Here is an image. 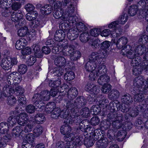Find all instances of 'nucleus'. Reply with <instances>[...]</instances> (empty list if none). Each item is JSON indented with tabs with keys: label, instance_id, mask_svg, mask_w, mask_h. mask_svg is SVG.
<instances>
[{
	"label": "nucleus",
	"instance_id": "nucleus-52",
	"mask_svg": "<svg viewBox=\"0 0 148 148\" xmlns=\"http://www.w3.org/2000/svg\"><path fill=\"white\" fill-rule=\"evenodd\" d=\"M61 67L59 66L56 67L53 70V73H56L58 76H60L63 74L64 70Z\"/></svg>",
	"mask_w": 148,
	"mask_h": 148
},
{
	"label": "nucleus",
	"instance_id": "nucleus-1",
	"mask_svg": "<svg viewBox=\"0 0 148 148\" xmlns=\"http://www.w3.org/2000/svg\"><path fill=\"white\" fill-rule=\"evenodd\" d=\"M62 42H59L57 44V47H54L52 49V51L54 53H58V52H61V54L64 56L70 55L71 57H74V60H76L80 56V52L78 51H74V45H70L68 46L66 45L63 46Z\"/></svg>",
	"mask_w": 148,
	"mask_h": 148
},
{
	"label": "nucleus",
	"instance_id": "nucleus-59",
	"mask_svg": "<svg viewBox=\"0 0 148 148\" xmlns=\"http://www.w3.org/2000/svg\"><path fill=\"white\" fill-rule=\"evenodd\" d=\"M36 109L34 106L32 104H29L27 106L26 108V111L28 113L32 114L34 113Z\"/></svg>",
	"mask_w": 148,
	"mask_h": 148
},
{
	"label": "nucleus",
	"instance_id": "nucleus-15",
	"mask_svg": "<svg viewBox=\"0 0 148 148\" xmlns=\"http://www.w3.org/2000/svg\"><path fill=\"white\" fill-rule=\"evenodd\" d=\"M63 12V10L62 9H60V10H55L53 14V16L56 19H59L60 18L62 20L60 22V23L62 24L64 23V21H67L64 20L62 18V17L64 15L65 16V13Z\"/></svg>",
	"mask_w": 148,
	"mask_h": 148
},
{
	"label": "nucleus",
	"instance_id": "nucleus-39",
	"mask_svg": "<svg viewBox=\"0 0 148 148\" xmlns=\"http://www.w3.org/2000/svg\"><path fill=\"white\" fill-rule=\"evenodd\" d=\"M9 128V127L6 123L3 122L0 123V133L4 134L8 130Z\"/></svg>",
	"mask_w": 148,
	"mask_h": 148
},
{
	"label": "nucleus",
	"instance_id": "nucleus-43",
	"mask_svg": "<svg viewBox=\"0 0 148 148\" xmlns=\"http://www.w3.org/2000/svg\"><path fill=\"white\" fill-rule=\"evenodd\" d=\"M45 120L44 116L42 114H39L35 116L34 121L33 122L35 121L36 123L40 124L42 123Z\"/></svg>",
	"mask_w": 148,
	"mask_h": 148
},
{
	"label": "nucleus",
	"instance_id": "nucleus-27",
	"mask_svg": "<svg viewBox=\"0 0 148 148\" xmlns=\"http://www.w3.org/2000/svg\"><path fill=\"white\" fill-rule=\"evenodd\" d=\"M96 144L99 148H106L108 145L107 140L105 138H102L99 140Z\"/></svg>",
	"mask_w": 148,
	"mask_h": 148
},
{
	"label": "nucleus",
	"instance_id": "nucleus-16",
	"mask_svg": "<svg viewBox=\"0 0 148 148\" xmlns=\"http://www.w3.org/2000/svg\"><path fill=\"white\" fill-rule=\"evenodd\" d=\"M107 69L106 66L103 64H101V62L96 70V75L99 76L100 74H105L106 73Z\"/></svg>",
	"mask_w": 148,
	"mask_h": 148
},
{
	"label": "nucleus",
	"instance_id": "nucleus-20",
	"mask_svg": "<svg viewBox=\"0 0 148 148\" xmlns=\"http://www.w3.org/2000/svg\"><path fill=\"white\" fill-rule=\"evenodd\" d=\"M86 103V99L83 97H78L75 100V103L76 104V108L78 110L79 108L85 105Z\"/></svg>",
	"mask_w": 148,
	"mask_h": 148
},
{
	"label": "nucleus",
	"instance_id": "nucleus-62",
	"mask_svg": "<svg viewBox=\"0 0 148 148\" xmlns=\"http://www.w3.org/2000/svg\"><path fill=\"white\" fill-rule=\"evenodd\" d=\"M90 113L89 109L86 107L82 109L80 112V114L86 117Z\"/></svg>",
	"mask_w": 148,
	"mask_h": 148
},
{
	"label": "nucleus",
	"instance_id": "nucleus-9",
	"mask_svg": "<svg viewBox=\"0 0 148 148\" xmlns=\"http://www.w3.org/2000/svg\"><path fill=\"white\" fill-rule=\"evenodd\" d=\"M127 38L124 37H123L120 38L116 42V45L117 48L119 49H120L123 48L122 50V53L123 54L125 55L126 54L127 56V53L126 52V49H125L124 50L123 49L124 48H126V47L127 46H125L127 44Z\"/></svg>",
	"mask_w": 148,
	"mask_h": 148
},
{
	"label": "nucleus",
	"instance_id": "nucleus-58",
	"mask_svg": "<svg viewBox=\"0 0 148 148\" xmlns=\"http://www.w3.org/2000/svg\"><path fill=\"white\" fill-rule=\"evenodd\" d=\"M111 44V43L110 42L107 41H105L103 42L101 44V49H102L101 51L103 50H105L106 51V52L107 51L106 50L108 49L110 46Z\"/></svg>",
	"mask_w": 148,
	"mask_h": 148
},
{
	"label": "nucleus",
	"instance_id": "nucleus-18",
	"mask_svg": "<svg viewBox=\"0 0 148 148\" xmlns=\"http://www.w3.org/2000/svg\"><path fill=\"white\" fill-rule=\"evenodd\" d=\"M54 62L56 65L58 66L62 67L66 65V60L64 57L58 56L56 58Z\"/></svg>",
	"mask_w": 148,
	"mask_h": 148
},
{
	"label": "nucleus",
	"instance_id": "nucleus-49",
	"mask_svg": "<svg viewBox=\"0 0 148 148\" xmlns=\"http://www.w3.org/2000/svg\"><path fill=\"white\" fill-rule=\"evenodd\" d=\"M95 143L94 140L90 138H85L84 140V144L87 147H90L92 146Z\"/></svg>",
	"mask_w": 148,
	"mask_h": 148
},
{
	"label": "nucleus",
	"instance_id": "nucleus-31",
	"mask_svg": "<svg viewBox=\"0 0 148 148\" xmlns=\"http://www.w3.org/2000/svg\"><path fill=\"white\" fill-rule=\"evenodd\" d=\"M110 81L109 77L105 74L101 75L98 80V83L101 85L106 84V82H108Z\"/></svg>",
	"mask_w": 148,
	"mask_h": 148
},
{
	"label": "nucleus",
	"instance_id": "nucleus-40",
	"mask_svg": "<svg viewBox=\"0 0 148 148\" xmlns=\"http://www.w3.org/2000/svg\"><path fill=\"white\" fill-rule=\"evenodd\" d=\"M27 70V66L24 64L19 65L18 66V71L21 74H25Z\"/></svg>",
	"mask_w": 148,
	"mask_h": 148
},
{
	"label": "nucleus",
	"instance_id": "nucleus-14",
	"mask_svg": "<svg viewBox=\"0 0 148 148\" xmlns=\"http://www.w3.org/2000/svg\"><path fill=\"white\" fill-rule=\"evenodd\" d=\"M78 110L75 112H72L69 116L71 118L69 117L67 121H69V123H72L73 122L75 123H79L81 122V120L80 117L79 116Z\"/></svg>",
	"mask_w": 148,
	"mask_h": 148
},
{
	"label": "nucleus",
	"instance_id": "nucleus-6",
	"mask_svg": "<svg viewBox=\"0 0 148 148\" xmlns=\"http://www.w3.org/2000/svg\"><path fill=\"white\" fill-rule=\"evenodd\" d=\"M17 62L16 58L8 57L6 58L3 59L1 65L3 69L8 70L11 69L14 65L16 64Z\"/></svg>",
	"mask_w": 148,
	"mask_h": 148
},
{
	"label": "nucleus",
	"instance_id": "nucleus-35",
	"mask_svg": "<svg viewBox=\"0 0 148 148\" xmlns=\"http://www.w3.org/2000/svg\"><path fill=\"white\" fill-rule=\"evenodd\" d=\"M60 131L62 134L66 135L68 133H70L71 132V128L68 125L66 124L61 127Z\"/></svg>",
	"mask_w": 148,
	"mask_h": 148
},
{
	"label": "nucleus",
	"instance_id": "nucleus-47",
	"mask_svg": "<svg viewBox=\"0 0 148 148\" xmlns=\"http://www.w3.org/2000/svg\"><path fill=\"white\" fill-rule=\"evenodd\" d=\"M76 26L77 30L80 32H86L87 29L85 25L82 22L78 23Z\"/></svg>",
	"mask_w": 148,
	"mask_h": 148
},
{
	"label": "nucleus",
	"instance_id": "nucleus-46",
	"mask_svg": "<svg viewBox=\"0 0 148 148\" xmlns=\"http://www.w3.org/2000/svg\"><path fill=\"white\" fill-rule=\"evenodd\" d=\"M16 121L17 119H16L13 116H10L8 119V123H7V124L9 125V127H12L15 125Z\"/></svg>",
	"mask_w": 148,
	"mask_h": 148
},
{
	"label": "nucleus",
	"instance_id": "nucleus-30",
	"mask_svg": "<svg viewBox=\"0 0 148 148\" xmlns=\"http://www.w3.org/2000/svg\"><path fill=\"white\" fill-rule=\"evenodd\" d=\"M66 107L70 109L73 112H75L78 110V109L76 108V103H75V101L70 100L69 101H66Z\"/></svg>",
	"mask_w": 148,
	"mask_h": 148
},
{
	"label": "nucleus",
	"instance_id": "nucleus-42",
	"mask_svg": "<svg viewBox=\"0 0 148 148\" xmlns=\"http://www.w3.org/2000/svg\"><path fill=\"white\" fill-rule=\"evenodd\" d=\"M75 75L72 71L67 72L64 75V79L65 80L69 81L72 80L75 77Z\"/></svg>",
	"mask_w": 148,
	"mask_h": 148
},
{
	"label": "nucleus",
	"instance_id": "nucleus-64",
	"mask_svg": "<svg viewBox=\"0 0 148 148\" xmlns=\"http://www.w3.org/2000/svg\"><path fill=\"white\" fill-rule=\"evenodd\" d=\"M100 122V120L98 117L94 116L92 117L90 120L91 125L93 126L97 125Z\"/></svg>",
	"mask_w": 148,
	"mask_h": 148
},
{
	"label": "nucleus",
	"instance_id": "nucleus-32",
	"mask_svg": "<svg viewBox=\"0 0 148 148\" xmlns=\"http://www.w3.org/2000/svg\"><path fill=\"white\" fill-rule=\"evenodd\" d=\"M33 99V97L32 100L33 101H34V104L38 108H40V111L41 110V109L42 110L44 108L45 109V107L42 105L43 102L40 100V98L38 99V98H37L36 97L34 99Z\"/></svg>",
	"mask_w": 148,
	"mask_h": 148
},
{
	"label": "nucleus",
	"instance_id": "nucleus-53",
	"mask_svg": "<svg viewBox=\"0 0 148 148\" xmlns=\"http://www.w3.org/2000/svg\"><path fill=\"white\" fill-rule=\"evenodd\" d=\"M7 98V103L10 105H13L16 102V99L12 95L8 96Z\"/></svg>",
	"mask_w": 148,
	"mask_h": 148
},
{
	"label": "nucleus",
	"instance_id": "nucleus-17",
	"mask_svg": "<svg viewBox=\"0 0 148 148\" xmlns=\"http://www.w3.org/2000/svg\"><path fill=\"white\" fill-rule=\"evenodd\" d=\"M23 16L22 13L19 10L13 12L11 14L12 20L14 22L19 21L22 19Z\"/></svg>",
	"mask_w": 148,
	"mask_h": 148
},
{
	"label": "nucleus",
	"instance_id": "nucleus-38",
	"mask_svg": "<svg viewBox=\"0 0 148 148\" xmlns=\"http://www.w3.org/2000/svg\"><path fill=\"white\" fill-rule=\"evenodd\" d=\"M119 92L116 90H112L108 95V97L111 100L114 99L118 98L119 96Z\"/></svg>",
	"mask_w": 148,
	"mask_h": 148
},
{
	"label": "nucleus",
	"instance_id": "nucleus-12",
	"mask_svg": "<svg viewBox=\"0 0 148 148\" xmlns=\"http://www.w3.org/2000/svg\"><path fill=\"white\" fill-rule=\"evenodd\" d=\"M50 93L47 90H45L42 91L39 94H36L33 96V99L34 98H38L42 101H47L49 100L50 98Z\"/></svg>",
	"mask_w": 148,
	"mask_h": 148
},
{
	"label": "nucleus",
	"instance_id": "nucleus-4",
	"mask_svg": "<svg viewBox=\"0 0 148 148\" xmlns=\"http://www.w3.org/2000/svg\"><path fill=\"white\" fill-rule=\"evenodd\" d=\"M67 0H62L63 5H65L66 8L64 13L65 16H63L62 18L64 20H67L69 22L71 21L73 23L74 21V15L73 13L75 11L74 5L70 3V1H67Z\"/></svg>",
	"mask_w": 148,
	"mask_h": 148
},
{
	"label": "nucleus",
	"instance_id": "nucleus-8",
	"mask_svg": "<svg viewBox=\"0 0 148 148\" xmlns=\"http://www.w3.org/2000/svg\"><path fill=\"white\" fill-rule=\"evenodd\" d=\"M132 63L133 64L134 66L133 72V73L135 75H138L141 74L142 70H144L143 69L142 65H139V64L141 60V58L138 57L137 60L136 58L134 60L132 59Z\"/></svg>",
	"mask_w": 148,
	"mask_h": 148
},
{
	"label": "nucleus",
	"instance_id": "nucleus-34",
	"mask_svg": "<svg viewBox=\"0 0 148 148\" xmlns=\"http://www.w3.org/2000/svg\"><path fill=\"white\" fill-rule=\"evenodd\" d=\"M29 30L26 26L21 27L19 29L17 32L18 35L20 37H24L28 33Z\"/></svg>",
	"mask_w": 148,
	"mask_h": 148
},
{
	"label": "nucleus",
	"instance_id": "nucleus-54",
	"mask_svg": "<svg viewBox=\"0 0 148 148\" xmlns=\"http://www.w3.org/2000/svg\"><path fill=\"white\" fill-rule=\"evenodd\" d=\"M132 97L129 95H125L123 97L122 99V101L124 102V103H129L132 101Z\"/></svg>",
	"mask_w": 148,
	"mask_h": 148
},
{
	"label": "nucleus",
	"instance_id": "nucleus-51",
	"mask_svg": "<svg viewBox=\"0 0 148 148\" xmlns=\"http://www.w3.org/2000/svg\"><path fill=\"white\" fill-rule=\"evenodd\" d=\"M74 141H73V144L75 145L79 146L81 145L82 144L83 138L80 136H77L75 137V138L74 140Z\"/></svg>",
	"mask_w": 148,
	"mask_h": 148
},
{
	"label": "nucleus",
	"instance_id": "nucleus-21",
	"mask_svg": "<svg viewBox=\"0 0 148 148\" xmlns=\"http://www.w3.org/2000/svg\"><path fill=\"white\" fill-rule=\"evenodd\" d=\"M65 36V33L61 30H57L54 34V39L56 41H60L64 39Z\"/></svg>",
	"mask_w": 148,
	"mask_h": 148
},
{
	"label": "nucleus",
	"instance_id": "nucleus-23",
	"mask_svg": "<svg viewBox=\"0 0 148 148\" xmlns=\"http://www.w3.org/2000/svg\"><path fill=\"white\" fill-rule=\"evenodd\" d=\"M123 125L122 117L121 116L118 117V120L116 119L113 121L112 125L114 131H116L117 130L119 129Z\"/></svg>",
	"mask_w": 148,
	"mask_h": 148
},
{
	"label": "nucleus",
	"instance_id": "nucleus-25",
	"mask_svg": "<svg viewBox=\"0 0 148 148\" xmlns=\"http://www.w3.org/2000/svg\"><path fill=\"white\" fill-rule=\"evenodd\" d=\"M78 92L77 89L75 87H72L67 92L68 97L70 99L75 98L77 95Z\"/></svg>",
	"mask_w": 148,
	"mask_h": 148
},
{
	"label": "nucleus",
	"instance_id": "nucleus-13",
	"mask_svg": "<svg viewBox=\"0 0 148 148\" xmlns=\"http://www.w3.org/2000/svg\"><path fill=\"white\" fill-rule=\"evenodd\" d=\"M19 86H16L15 87H12L11 86L8 85H6L4 86L3 89V95L5 97L10 95L13 93H15L16 92L15 89L16 87Z\"/></svg>",
	"mask_w": 148,
	"mask_h": 148
},
{
	"label": "nucleus",
	"instance_id": "nucleus-44",
	"mask_svg": "<svg viewBox=\"0 0 148 148\" xmlns=\"http://www.w3.org/2000/svg\"><path fill=\"white\" fill-rule=\"evenodd\" d=\"M23 131L22 127L19 126H17L14 128L12 131V133L13 136H15L18 135H21V134Z\"/></svg>",
	"mask_w": 148,
	"mask_h": 148
},
{
	"label": "nucleus",
	"instance_id": "nucleus-11",
	"mask_svg": "<svg viewBox=\"0 0 148 148\" xmlns=\"http://www.w3.org/2000/svg\"><path fill=\"white\" fill-rule=\"evenodd\" d=\"M15 89L16 92L15 94L17 96H19L18 99V101L21 105H25L26 103V98L25 96L22 95L23 92V90L20 86H17Z\"/></svg>",
	"mask_w": 148,
	"mask_h": 148
},
{
	"label": "nucleus",
	"instance_id": "nucleus-10",
	"mask_svg": "<svg viewBox=\"0 0 148 148\" xmlns=\"http://www.w3.org/2000/svg\"><path fill=\"white\" fill-rule=\"evenodd\" d=\"M144 92L145 91L143 92V91L140 90L139 92L136 94L134 97V101L143 105H147L148 104V101L144 99V95L143 94Z\"/></svg>",
	"mask_w": 148,
	"mask_h": 148
},
{
	"label": "nucleus",
	"instance_id": "nucleus-7",
	"mask_svg": "<svg viewBox=\"0 0 148 148\" xmlns=\"http://www.w3.org/2000/svg\"><path fill=\"white\" fill-rule=\"evenodd\" d=\"M107 53L106 51L103 50L98 51L97 52H93L90 56L89 58V61L97 62H98V63L100 62L101 59L107 56Z\"/></svg>",
	"mask_w": 148,
	"mask_h": 148
},
{
	"label": "nucleus",
	"instance_id": "nucleus-60",
	"mask_svg": "<svg viewBox=\"0 0 148 148\" xmlns=\"http://www.w3.org/2000/svg\"><path fill=\"white\" fill-rule=\"evenodd\" d=\"M36 61V58L33 56H30L28 59L27 61V63L29 66L32 65Z\"/></svg>",
	"mask_w": 148,
	"mask_h": 148
},
{
	"label": "nucleus",
	"instance_id": "nucleus-22",
	"mask_svg": "<svg viewBox=\"0 0 148 148\" xmlns=\"http://www.w3.org/2000/svg\"><path fill=\"white\" fill-rule=\"evenodd\" d=\"M144 79L139 76L135 78L134 80V86L138 88H141L143 84Z\"/></svg>",
	"mask_w": 148,
	"mask_h": 148
},
{
	"label": "nucleus",
	"instance_id": "nucleus-28",
	"mask_svg": "<svg viewBox=\"0 0 148 148\" xmlns=\"http://www.w3.org/2000/svg\"><path fill=\"white\" fill-rule=\"evenodd\" d=\"M78 35L77 32L72 29L70 30L67 34V38L71 40H75L78 37Z\"/></svg>",
	"mask_w": 148,
	"mask_h": 148
},
{
	"label": "nucleus",
	"instance_id": "nucleus-2",
	"mask_svg": "<svg viewBox=\"0 0 148 148\" xmlns=\"http://www.w3.org/2000/svg\"><path fill=\"white\" fill-rule=\"evenodd\" d=\"M138 7L141 9L143 14L145 16L146 20L148 21V4H146L144 1H140L138 3V6L132 5L130 6L128 10L129 14L131 16L135 15L137 12Z\"/></svg>",
	"mask_w": 148,
	"mask_h": 148
},
{
	"label": "nucleus",
	"instance_id": "nucleus-5",
	"mask_svg": "<svg viewBox=\"0 0 148 148\" xmlns=\"http://www.w3.org/2000/svg\"><path fill=\"white\" fill-rule=\"evenodd\" d=\"M45 110L48 113H51L52 111L51 116L54 119L58 118L61 115V110L59 108H56L55 104L53 102L47 103L45 106Z\"/></svg>",
	"mask_w": 148,
	"mask_h": 148
},
{
	"label": "nucleus",
	"instance_id": "nucleus-29",
	"mask_svg": "<svg viewBox=\"0 0 148 148\" xmlns=\"http://www.w3.org/2000/svg\"><path fill=\"white\" fill-rule=\"evenodd\" d=\"M11 136L10 134H7L3 138L0 139V148H4L6 145L8 140L10 139Z\"/></svg>",
	"mask_w": 148,
	"mask_h": 148
},
{
	"label": "nucleus",
	"instance_id": "nucleus-57",
	"mask_svg": "<svg viewBox=\"0 0 148 148\" xmlns=\"http://www.w3.org/2000/svg\"><path fill=\"white\" fill-rule=\"evenodd\" d=\"M65 135L64 138L66 141H68L71 142L75 138V137L74 133L71 132L70 133H68Z\"/></svg>",
	"mask_w": 148,
	"mask_h": 148
},
{
	"label": "nucleus",
	"instance_id": "nucleus-48",
	"mask_svg": "<svg viewBox=\"0 0 148 148\" xmlns=\"http://www.w3.org/2000/svg\"><path fill=\"white\" fill-rule=\"evenodd\" d=\"M139 42L144 45L148 43V33H145L143 35L139 38Z\"/></svg>",
	"mask_w": 148,
	"mask_h": 148
},
{
	"label": "nucleus",
	"instance_id": "nucleus-61",
	"mask_svg": "<svg viewBox=\"0 0 148 148\" xmlns=\"http://www.w3.org/2000/svg\"><path fill=\"white\" fill-rule=\"evenodd\" d=\"M31 52V49L29 47H26L24 48L21 51V53L23 56L29 55Z\"/></svg>",
	"mask_w": 148,
	"mask_h": 148
},
{
	"label": "nucleus",
	"instance_id": "nucleus-3",
	"mask_svg": "<svg viewBox=\"0 0 148 148\" xmlns=\"http://www.w3.org/2000/svg\"><path fill=\"white\" fill-rule=\"evenodd\" d=\"M125 49H126L127 57L133 60L136 58V60H137V57H139L138 56L143 55L146 51L145 46L143 45L138 46L134 51L133 49H132V47L130 45L127 46L123 50H124Z\"/></svg>",
	"mask_w": 148,
	"mask_h": 148
},
{
	"label": "nucleus",
	"instance_id": "nucleus-55",
	"mask_svg": "<svg viewBox=\"0 0 148 148\" xmlns=\"http://www.w3.org/2000/svg\"><path fill=\"white\" fill-rule=\"evenodd\" d=\"M137 107H136L129 111V115L131 116L134 117L136 116L139 113V110L138 109Z\"/></svg>",
	"mask_w": 148,
	"mask_h": 148
},
{
	"label": "nucleus",
	"instance_id": "nucleus-24",
	"mask_svg": "<svg viewBox=\"0 0 148 148\" xmlns=\"http://www.w3.org/2000/svg\"><path fill=\"white\" fill-rule=\"evenodd\" d=\"M33 50L34 52V55L37 58H41L42 56V53L40 50V47L39 46L36 44L32 45Z\"/></svg>",
	"mask_w": 148,
	"mask_h": 148
},
{
	"label": "nucleus",
	"instance_id": "nucleus-45",
	"mask_svg": "<svg viewBox=\"0 0 148 148\" xmlns=\"http://www.w3.org/2000/svg\"><path fill=\"white\" fill-rule=\"evenodd\" d=\"M90 36L87 32H85L81 34L79 37L80 40L83 42H87Z\"/></svg>",
	"mask_w": 148,
	"mask_h": 148
},
{
	"label": "nucleus",
	"instance_id": "nucleus-36",
	"mask_svg": "<svg viewBox=\"0 0 148 148\" xmlns=\"http://www.w3.org/2000/svg\"><path fill=\"white\" fill-rule=\"evenodd\" d=\"M34 135L32 133H29L26 135L24 137L23 141L28 143H32L34 142L35 139Z\"/></svg>",
	"mask_w": 148,
	"mask_h": 148
},
{
	"label": "nucleus",
	"instance_id": "nucleus-19",
	"mask_svg": "<svg viewBox=\"0 0 148 148\" xmlns=\"http://www.w3.org/2000/svg\"><path fill=\"white\" fill-rule=\"evenodd\" d=\"M97 63L94 62H91L89 61L85 65L86 70L88 72H95L96 67H97Z\"/></svg>",
	"mask_w": 148,
	"mask_h": 148
},
{
	"label": "nucleus",
	"instance_id": "nucleus-33",
	"mask_svg": "<svg viewBox=\"0 0 148 148\" xmlns=\"http://www.w3.org/2000/svg\"><path fill=\"white\" fill-rule=\"evenodd\" d=\"M43 132V128L42 126L40 125H37L34 128L33 134L35 137H38L41 135Z\"/></svg>",
	"mask_w": 148,
	"mask_h": 148
},
{
	"label": "nucleus",
	"instance_id": "nucleus-56",
	"mask_svg": "<svg viewBox=\"0 0 148 148\" xmlns=\"http://www.w3.org/2000/svg\"><path fill=\"white\" fill-rule=\"evenodd\" d=\"M111 86L109 84H104L101 88V91L104 93H106L109 92L111 88Z\"/></svg>",
	"mask_w": 148,
	"mask_h": 148
},
{
	"label": "nucleus",
	"instance_id": "nucleus-26",
	"mask_svg": "<svg viewBox=\"0 0 148 148\" xmlns=\"http://www.w3.org/2000/svg\"><path fill=\"white\" fill-rule=\"evenodd\" d=\"M27 44V41L25 39L21 38L16 41L15 45L16 48L18 50L21 49L23 47L26 45Z\"/></svg>",
	"mask_w": 148,
	"mask_h": 148
},
{
	"label": "nucleus",
	"instance_id": "nucleus-37",
	"mask_svg": "<svg viewBox=\"0 0 148 148\" xmlns=\"http://www.w3.org/2000/svg\"><path fill=\"white\" fill-rule=\"evenodd\" d=\"M61 83V78H58L55 81H50L49 82V86L51 87L57 89L59 87Z\"/></svg>",
	"mask_w": 148,
	"mask_h": 148
},
{
	"label": "nucleus",
	"instance_id": "nucleus-50",
	"mask_svg": "<svg viewBox=\"0 0 148 148\" xmlns=\"http://www.w3.org/2000/svg\"><path fill=\"white\" fill-rule=\"evenodd\" d=\"M122 32V29L120 27L119 25V24L118 27H117L116 30L112 31V36L113 38L117 37L119 36Z\"/></svg>",
	"mask_w": 148,
	"mask_h": 148
},
{
	"label": "nucleus",
	"instance_id": "nucleus-63",
	"mask_svg": "<svg viewBox=\"0 0 148 148\" xmlns=\"http://www.w3.org/2000/svg\"><path fill=\"white\" fill-rule=\"evenodd\" d=\"M99 107L100 105L99 106L98 105H93L91 107L90 109V112H93V114H96L99 112L100 109Z\"/></svg>",
	"mask_w": 148,
	"mask_h": 148
},
{
	"label": "nucleus",
	"instance_id": "nucleus-41",
	"mask_svg": "<svg viewBox=\"0 0 148 148\" xmlns=\"http://www.w3.org/2000/svg\"><path fill=\"white\" fill-rule=\"evenodd\" d=\"M128 19V16L127 14H123L119 17L118 21L119 24H124L127 21Z\"/></svg>",
	"mask_w": 148,
	"mask_h": 148
}]
</instances>
